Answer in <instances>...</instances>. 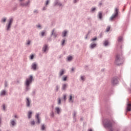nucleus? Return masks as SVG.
Returning a JSON list of instances; mask_svg holds the SVG:
<instances>
[{
    "instance_id": "obj_1",
    "label": "nucleus",
    "mask_w": 131,
    "mask_h": 131,
    "mask_svg": "<svg viewBox=\"0 0 131 131\" xmlns=\"http://www.w3.org/2000/svg\"><path fill=\"white\" fill-rule=\"evenodd\" d=\"M103 123L104 127L110 128V131H114V129L112 127L113 124V120L110 119H105L103 120Z\"/></svg>"
},
{
    "instance_id": "obj_2",
    "label": "nucleus",
    "mask_w": 131,
    "mask_h": 131,
    "mask_svg": "<svg viewBox=\"0 0 131 131\" xmlns=\"http://www.w3.org/2000/svg\"><path fill=\"white\" fill-rule=\"evenodd\" d=\"M33 80V77L32 75H30L28 78H27L25 81L26 90L25 92H28L30 90V84L32 83V80Z\"/></svg>"
},
{
    "instance_id": "obj_3",
    "label": "nucleus",
    "mask_w": 131,
    "mask_h": 131,
    "mask_svg": "<svg viewBox=\"0 0 131 131\" xmlns=\"http://www.w3.org/2000/svg\"><path fill=\"white\" fill-rule=\"evenodd\" d=\"M123 63V56L121 54H117L116 56V59L115 61V63L116 65L119 66V65H121Z\"/></svg>"
},
{
    "instance_id": "obj_4",
    "label": "nucleus",
    "mask_w": 131,
    "mask_h": 131,
    "mask_svg": "<svg viewBox=\"0 0 131 131\" xmlns=\"http://www.w3.org/2000/svg\"><path fill=\"white\" fill-rule=\"evenodd\" d=\"M14 21V19L13 18H11L9 19L8 23L6 26V31H10L11 27H12V24H13V21Z\"/></svg>"
},
{
    "instance_id": "obj_5",
    "label": "nucleus",
    "mask_w": 131,
    "mask_h": 131,
    "mask_svg": "<svg viewBox=\"0 0 131 131\" xmlns=\"http://www.w3.org/2000/svg\"><path fill=\"white\" fill-rule=\"evenodd\" d=\"M118 8H115L114 13L112 14L110 18V21H113V19L118 16Z\"/></svg>"
},
{
    "instance_id": "obj_6",
    "label": "nucleus",
    "mask_w": 131,
    "mask_h": 131,
    "mask_svg": "<svg viewBox=\"0 0 131 131\" xmlns=\"http://www.w3.org/2000/svg\"><path fill=\"white\" fill-rule=\"evenodd\" d=\"M112 84H113V85H115L116 84H117V83H118V78L117 77H113L112 79Z\"/></svg>"
},
{
    "instance_id": "obj_7",
    "label": "nucleus",
    "mask_w": 131,
    "mask_h": 131,
    "mask_svg": "<svg viewBox=\"0 0 131 131\" xmlns=\"http://www.w3.org/2000/svg\"><path fill=\"white\" fill-rule=\"evenodd\" d=\"M35 118H36V119H37L36 123H37V124H40V118H39V113H37L35 116Z\"/></svg>"
},
{
    "instance_id": "obj_8",
    "label": "nucleus",
    "mask_w": 131,
    "mask_h": 131,
    "mask_svg": "<svg viewBox=\"0 0 131 131\" xmlns=\"http://www.w3.org/2000/svg\"><path fill=\"white\" fill-rule=\"evenodd\" d=\"M54 36V38H56L57 36H58V34L56 33L55 32V29H53L51 32V34L50 35V37H52V36Z\"/></svg>"
},
{
    "instance_id": "obj_9",
    "label": "nucleus",
    "mask_w": 131,
    "mask_h": 131,
    "mask_svg": "<svg viewBox=\"0 0 131 131\" xmlns=\"http://www.w3.org/2000/svg\"><path fill=\"white\" fill-rule=\"evenodd\" d=\"M127 106H126V111L127 112H130L131 111V103H128V102H127Z\"/></svg>"
},
{
    "instance_id": "obj_10",
    "label": "nucleus",
    "mask_w": 131,
    "mask_h": 131,
    "mask_svg": "<svg viewBox=\"0 0 131 131\" xmlns=\"http://www.w3.org/2000/svg\"><path fill=\"white\" fill-rule=\"evenodd\" d=\"M53 5L54 7H56V6H59V7H61L62 6V4L59 2V0H55Z\"/></svg>"
},
{
    "instance_id": "obj_11",
    "label": "nucleus",
    "mask_w": 131,
    "mask_h": 131,
    "mask_svg": "<svg viewBox=\"0 0 131 131\" xmlns=\"http://www.w3.org/2000/svg\"><path fill=\"white\" fill-rule=\"evenodd\" d=\"M26 100H27L26 101V106H27V107L29 108V107H30V104L31 103V101H30V100H29V98L28 97H27L26 98Z\"/></svg>"
},
{
    "instance_id": "obj_12",
    "label": "nucleus",
    "mask_w": 131,
    "mask_h": 131,
    "mask_svg": "<svg viewBox=\"0 0 131 131\" xmlns=\"http://www.w3.org/2000/svg\"><path fill=\"white\" fill-rule=\"evenodd\" d=\"M64 74H65V70H64V69L60 70L59 74V77H61V76H63V75H64Z\"/></svg>"
},
{
    "instance_id": "obj_13",
    "label": "nucleus",
    "mask_w": 131,
    "mask_h": 131,
    "mask_svg": "<svg viewBox=\"0 0 131 131\" xmlns=\"http://www.w3.org/2000/svg\"><path fill=\"white\" fill-rule=\"evenodd\" d=\"M36 67H37V64H36V62H33L32 64V69L33 70H36Z\"/></svg>"
},
{
    "instance_id": "obj_14",
    "label": "nucleus",
    "mask_w": 131,
    "mask_h": 131,
    "mask_svg": "<svg viewBox=\"0 0 131 131\" xmlns=\"http://www.w3.org/2000/svg\"><path fill=\"white\" fill-rule=\"evenodd\" d=\"M10 124H11L12 126H15L17 125V123L16 122V120H11L10 121Z\"/></svg>"
},
{
    "instance_id": "obj_15",
    "label": "nucleus",
    "mask_w": 131,
    "mask_h": 131,
    "mask_svg": "<svg viewBox=\"0 0 131 131\" xmlns=\"http://www.w3.org/2000/svg\"><path fill=\"white\" fill-rule=\"evenodd\" d=\"M47 50H48V45H47V44L44 45L42 48V51H43V52H44V53H46V52H47Z\"/></svg>"
},
{
    "instance_id": "obj_16",
    "label": "nucleus",
    "mask_w": 131,
    "mask_h": 131,
    "mask_svg": "<svg viewBox=\"0 0 131 131\" xmlns=\"http://www.w3.org/2000/svg\"><path fill=\"white\" fill-rule=\"evenodd\" d=\"M66 89H67V84H62V87H61L62 91H66Z\"/></svg>"
},
{
    "instance_id": "obj_17",
    "label": "nucleus",
    "mask_w": 131,
    "mask_h": 131,
    "mask_svg": "<svg viewBox=\"0 0 131 131\" xmlns=\"http://www.w3.org/2000/svg\"><path fill=\"white\" fill-rule=\"evenodd\" d=\"M98 16L99 19L101 20V19H102L103 18V13L99 12L98 14Z\"/></svg>"
},
{
    "instance_id": "obj_18",
    "label": "nucleus",
    "mask_w": 131,
    "mask_h": 131,
    "mask_svg": "<svg viewBox=\"0 0 131 131\" xmlns=\"http://www.w3.org/2000/svg\"><path fill=\"white\" fill-rule=\"evenodd\" d=\"M96 47H97V44L96 43H92L90 45V49H94V48H96Z\"/></svg>"
},
{
    "instance_id": "obj_19",
    "label": "nucleus",
    "mask_w": 131,
    "mask_h": 131,
    "mask_svg": "<svg viewBox=\"0 0 131 131\" xmlns=\"http://www.w3.org/2000/svg\"><path fill=\"white\" fill-rule=\"evenodd\" d=\"M6 90H2L0 93V96H6Z\"/></svg>"
},
{
    "instance_id": "obj_20",
    "label": "nucleus",
    "mask_w": 131,
    "mask_h": 131,
    "mask_svg": "<svg viewBox=\"0 0 131 131\" xmlns=\"http://www.w3.org/2000/svg\"><path fill=\"white\" fill-rule=\"evenodd\" d=\"M55 110L56 111V113L58 114H60V112H61V109H60V108L58 107H55Z\"/></svg>"
},
{
    "instance_id": "obj_21",
    "label": "nucleus",
    "mask_w": 131,
    "mask_h": 131,
    "mask_svg": "<svg viewBox=\"0 0 131 131\" xmlns=\"http://www.w3.org/2000/svg\"><path fill=\"white\" fill-rule=\"evenodd\" d=\"M50 114V117L51 118H54L55 116V113H54V111H52Z\"/></svg>"
},
{
    "instance_id": "obj_22",
    "label": "nucleus",
    "mask_w": 131,
    "mask_h": 131,
    "mask_svg": "<svg viewBox=\"0 0 131 131\" xmlns=\"http://www.w3.org/2000/svg\"><path fill=\"white\" fill-rule=\"evenodd\" d=\"M32 116V112L29 111L28 112V118H29V119H30V118H31Z\"/></svg>"
},
{
    "instance_id": "obj_23",
    "label": "nucleus",
    "mask_w": 131,
    "mask_h": 131,
    "mask_svg": "<svg viewBox=\"0 0 131 131\" xmlns=\"http://www.w3.org/2000/svg\"><path fill=\"white\" fill-rule=\"evenodd\" d=\"M67 34V31L64 30L62 33V37H65L66 36V35Z\"/></svg>"
},
{
    "instance_id": "obj_24",
    "label": "nucleus",
    "mask_w": 131,
    "mask_h": 131,
    "mask_svg": "<svg viewBox=\"0 0 131 131\" xmlns=\"http://www.w3.org/2000/svg\"><path fill=\"white\" fill-rule=\"evenodd\" d=\"M123 40V38H122V36H120L118 37V42H121Z\"/></svg>"
},
{
    "instance_id": "obj_25",
    "label": "nucleus",
    "mask_w": 131,
    "mask_h": 131,
    "mask_svg": "<svg viewBox=\"0 0 131 131\" xmlns=\"http://www.w3.org/2000/svg\"><path fill=\"white\" fill-rule=\"evenodd\" d=\"M103 45H104V46H105V47H107V46H108V45H109V41L108 40H105L103 42Z\"/></svg>"
},
{
    "instance_id": "obj_26",
    "label": "nucleus",
    "mask_w": 131,
    "mask_h": 131,
    "mask_svg": "<svg viewBox=\"0 0 131 131\" xmlns=\"http://www.w3.org/2000/svg\"><path fill=\"white\" fill-rule=\"evenodd\" d=\"M69 102H71V103H73V102H74V101L72 100V95L70 96Z\"/></svg>"
},
{
    "instance_id": "obj_27",
    "label": "nucleus",
    "mask_w": 131,
    "mask_h": 131,
    "mask_svg": "<svg viewBox=\"0 0 131 131\" xmlns=\"http://www.w3.org/2000/svg\"><path fill=\"white\" fill-rule=\"evenodd\" d=\"M25 7H27L28 6H29V5H30V1H28V2H27L26 3H25Z\"/></svg>"
},
{
    "instance_id": "obj_28",
    "label": "nucleus",
    "mask_w": 131,
    "mask_h": 131,
    "mask_svg": "<svg viewBox=\"0 0 131 131\" xmlns=\"http://www.w3.org/2000/svg\"><path fill=\"white\" fill-rule=\"evenodd\" d=\"M72 59H73L72 56L68 57V61H69V62H71V61H72Z\"/></svg>"
},
{
    "instance_id": "obj_29",
    "label": "nucleus",
    "mask_w": 131,
    "mask_h": 131,
    "mask_svg": "<svg viewBox=\"0 0 131 131\" xmlns=\"http://www.w3.org/2000/svg\"><path fill=\"white\" fill-rule=\"evenodd\" d=\"M6 21H7V18H3L1 19V22H3L4 23H6Z\"/></svg>"
},
{
    "instance_id": "obj_30",
    "label": "nucleus",
    "mask_w": 131,
    "mask_h": 131,
    "mask_svg": "<svg viewBox=\"0 0 131 131\" xmlns=\"http://www.w3.org/2000/svg\"><path fill=\"white\" fill-rule=\"evenodd\" d=\"M63 81H66L67 80V76L62 77Z\"/></svg>"
},
{
    "instance_id": "obj_31",
    "label": "nucleus",
    "mask_w": 131,
    "mask_h": 131,
    "mask_svg": "<svg viewBox=\"0 0 131 131\" xmlns=\"http://www.w3.org/2000/svg\"><path fill=\"white\" fill-rule=\"evenodd\" d=\"M46 127L45 126V124H42L41 127V130H45Z\"/></svg>"
},
{
    "instance_id": "obj_32",
    "label": "nucleus",
    "mask_w": 131,
    "mask_h": 131,
    "mask_svg": "<svg viewBox=\"0 0 131 131\" xmlns=\"http://www.w3.org/2000/svg\"><path fill=\"white\" fill-rule=\"evenodd\" d=\"M46 33V31H43L41 32V36H45V34Z\"/></svg>"
},
{
    "instance_id": "obj_33",
    "label": "nucleus",
    "mask_w": 131,
    "mask_h": 131,
    "mask_svg": "<svg viewBox=\"0 0 131 131\" xmlns=\"http://www.w3.org/2000/svg\"><path fill=\"white\" fill-rule=\"evenodd\" d=\"M59 91V85H56V89H55V92H58Z\"/></svg>"
},
{
    "instance_id": "obj_34",
    "label": "nucleus",
    "mask_w": 131,
    "mask_h": 131,
    "mask_svg": "<svg viewBox=\"0 0 131 131\" xmlns=\"http://www.w3.org/2000/svg\"><path fill=\"white\" fill-rule=\"evenodd\" d=\"M110 28H111V27H109V26H108V27H107V28H106V32H109V31H110Z\"/></svg>"
},
{
    "instance_id": "obj_35",
    "label": "nucleus",
    "mask_w": 131,
    "mask_h": 131,
    "mask_svg": "<svg viewBox=\"0 0 131 131\" xmlns=\"http://www.w3.org/2000/svg\"><path fill=\"white\" fill-rule=\"evenodd\" d=\"M9 85V84H8V82L7 81H5V88H7V86H8Z\"/></svg>"
},
{
    "instance_id": "obj_36",
    "label": "nucleus",
    "mask_w": 131,
    "mask_h": 131,
    "mask_svg": "<svg viewBox=\"0 0 131 131\" xmlns=\"http://www.w3.org/2000/svg\"><path fill=\"white\" fill-rule=\"evenodd\" d=\"M31 125H34L35 124V121L34 120L31 121Z\"/></svg>"
},
{
    "instance_id": "obj_37",
    "label": "nucleus",
    "mask_w": 131,
    "mask_h": 131,
    "mask_svg": "<svg viewBox=\"0 0 131 131\" xmlns=\"http://www.w3.org/2000/svg\"><path fill=\"white\" fill-rule=\"evenodd\" d=\"M20 6H21V7H25V3H20Z\"/></svg>"
},
{
    "instance_id": "obj_38",
    "label": "nucleus",
    "mask_w": 131,
    "mask_h": 131,
    "mask_svg": "<svg viewBox=\"0 0 131 131\" xmlns=\"http://www.w3.org/2000/svg\"><path fill=\"white\" fill-rule=\"evenodd\" d=\"M96 39H97V37L91 39V41H95V40H96Z\"/></svg>"
},
{
    "instance_id": "obj_39",
    "label": "nucleus",
    "mask_w": 131,
    "mask_h": 131,
    "mask_svg": "<svg viewBox=\"0 0 131 131\" xmlns=\"http://www.w3.org/2000/svg\"><path fill=\"white\" fill-rule=\"evenodd\" d=\"M58 105H61V98H58Z\"/></svg>"
},
{
    "instance_id": "obj_40",
    "label": "nucleus",
    "mask_w": 131,
    "mask_h": 131,
    "mask_svg": "<svg viewBox=\"0 0 131 131\" xmlns=\"http://www.w3.org/2000/svg\"><path fill=\"white\" fill-rule=\"evenodd\" d=\"M95 11H96V8H95V7L92 8L91 9V12H95Z\"/></svg>"
},
{
    "instance_id": "obj_41",
    "label": "nucleus",
    "mask_w": 131,
    "mask_h": 131,
    "mask_svg": "<svg viewBox=\"0 0 131 131\" xmlns=\"http://www.w3.org/2000/svg\"><path fill=\"white\" fill-rule=\"evenodd\" d=\"M76 116V112H75V111H74V113H73V118H75Z\"/></svg>"
},
{
    "instance_id": "obj_42",
    "label": "nucleus",
    "mask_w": 131,
    "mask_h": 131,
    "mask_svg": "<svg viewBox=\"0 0 131 131\" xmlns=\"http://www.w3.org/2000/svg\"><path fill=\"white\" fill-rule=\"evenodd\" d=\"M33 58H34V55L33 54L31 55L30 56V59L31 60H32L33 59Z\"/></svg>"
},
{
    "instance_id": "obj_43",
    "label": "nucleus",
    "mask_w": 131,
    "mask_h": 131,
    "mask_svg": "<svg viewBox=\"0 0 131 131\" xmlns=\"http://www.w3.org/2000/svg\"><path fill=\"white\" fill-rule=\"evenodd\" d=\"M49 3H50V1L47 0L46 3V6H48V5H49Z\"/></svg>"
},
{
    "instance_id": "obj_44",
    "label": "nucleus",
    "mask_w": 131,
    "mask_h": 131,
    "mask_svg": "<svg viewBox=\"0 0 131 131\" xmlns=\"http://www.w3.org/2000/svg\"><path fill=\"white\" fill-rule=\"evenodd\" d=\"M66 97H67L66 95H63V100H64V101H66V100H67Z\"/></svg>"
},
{
    "instance_id": "obj_45",
    "label": "nucleus",
    "mask_w": 131,
    "mask_h": 131,
    "mask_svg": "<svg viewBox=\"0 0 131 131\" xmlns=\"http://www.w3.org/2000/svg\"><path fill=\"white\" fill-rule=\"evenodd\" d=\"M99 36H100V38H102V37H103V33H100L99 34Z\"/></svg>"
},
{
    "instance_id": "obj_46",
    "label": "nucleus",
    "mask_w": 131,
    "mask_h": 131,
    "mask_svg": "<svg viewBox=\"0 0 131 131\" xmlns=\"http://www.w3.org/2000/svg\"><path fill=\"white\" fill-rule=\"evenodd\" d=\"M3 110H6V105L5 104H3Z\"/></svg>"
},
{
    "instance_id": "obj_47",
    "label": "nucleus",
    "mask_w": 131,
    "mask_h": 131,
    "mask_svg": "<svg viewBox=\"0 0 131 131\" xmlns=\"http://www.w3.org/2000/svg\"><path fill=\"white\" fill-rule=\"evenodd\" d=\"M34 14H38V11H37V10H35L34 11Z\"/></svg>"
},
{
    "instance_id": "obj_48",
    "label": "nucleus",
    "mask_w": 131,
    "mask_h": 131,
    "mask_svg": "<svg viewBox=\"0 0 131 131\" xmlns=\"http://www.w3.org/2000/svg\"><path fill=\"white\" fill-rule=\"evenodd\" d=\"M81 80H83V81H84V78L83 76H81Z\"/></svg>"
},
{
    "instance_id": "obj_49",
    "label": "nucleus",
    "mask_w": 131,
    "mask_h": 131,
    "mask_svg": "<svg viewBox=\"0 0 131 131\" xmlns=\"http://www.w3.org/2000/svg\"><path fill=\"white\" fill-rule=\"evenodd\" d=\"M36 27H37L38 28H41V26H40V25H38L36 26Z\"/></svg>"
},
{
    "instance_id": "obj_50",
    "label": "nucleus",
    "mask_w": 131,
    "mask_h": 131,
    "mask_svg": "<svg viewBox=\"0 0 131 131\" xmlns=\"http://www.w3.org/2000/svg\"><path fill=\"white\" fill-rule=\"evenodd\" d=\"M32 95H33V96H34V95H35V91H33L32 92Z\"/></svg>"
},
{
    "instance_id": "obj_51",
    "label": "nucleus",
    "mask_w": 131,
    "mask_h": 131,
    "mask_svg": "<svg viewBox=\"0 0 131 131\" xmlns=\"http://www.w3.org/2000/svg\"><path fill=\"white\" fill-rule=\"evenodd\" d=\"M65 43V39H63L62 42V45L63 46Z\"/></svg>"
},
{
    "instance_id": "obj_52",
    "label": "nucleus",
    "mask_w": 131,
    "mask_h": 131,
    "mask_svg": "<svg viewBox=\"0 0 131 131\" xmlns=\"http://www.w3.org/2000/svg\"><path fill=\"white\" fill-rule=\"evenodd\" d=\"M27 45H30V40H29V41L27 42Z\"/></svg>"
},
{
    "instance_id": "obj_53",
    "label": "nucleus",
    "mask_w": 131,
    "mask_h": 131,
    "mask_svg": "<svg viewBox=\"0 0 131 131\" xmlns=\"http://www.w3.org/2000/svg\"><path fill=\"white\" fill-rule=\"evenodd\" d=\"M78 0H74V4L77 3Z\"/></svg>"
},
{
    "instance_id": "obj_54",
    "label": "nucleus",
    "mask_w": 131,
    "mask_h": 131,
    "mask_svg": "<svg viewBox=\"0 0 131 131\" xmlns=\"http://www.w3.org/2000/svg\"><path fill=\"white\" fill-rule=\"evenodd\" d=\"M89 35V33L86 35V37H85V38L86 39H88V36Z\"/></svg>"
},
{
    "instance_id": "obj_55",
    "label": "nucleus",
    "mask_w": 131,
    "mask_h": 131,
    "mask_svg": "<svg viewBox=\"0 0 131 131\" xmlns=\"http://www.w3.org/2000/svg\"><path fill=\"white\" fill-rule=\"evenodd\" d=\"M14 118H18V117L17 116V115H15V116H14Z\"/></svg>"
},
{
    "instance_id": "obj_56",
    "label": "nucleus",
    "mask_w": 131,
    "mask_h": 131,
    "mask_svg": "<svg viewBox=\"0 0 131 131\" xmlns=\"http://www.w3.org/2000/svg\"><path fill=\"white\" fill-rule=\"evenodd\" d=\"M74 120H75V121H76V117H75V118H73Z\"/></svg>"
},
{
    "instance_id": "obj_57",
    "label": "nucleus",
    "mask_w": 131,
    "mask_h": 131,
    "mask_svg": "<svg viewBox=\"0 0 131 131\" xmlns=\"http://www.w3.org/2000/svg\"><path fill=\"white\" fill-rule=\"evenodd\" d=\"M72 71H74V68H72Z\"/></svg>"
},
{
    "instance_id": "obj_58",
    "label": "nucleus",
    "mask_w": 131,
    "mask_h": 131,
    "mask_svg": "<svg viewBox=\"0 0 131 131\" xmlns=\"http://www.w3.org/2000/svg\"><path fill=\"white\" fill-rule=\"evenodd\" d=\"M45 10H46V7L43 8V10L45 11Z\"/></svg>"
},
{
    "instance_id": "obj_59",
    "label": "nucleus",
    "mask_w": 131,
    "mask_h": 131,
    "mask_svg": "<svg viewBox=\"0 0 131 131\" xmlns=\"http://www.w3.org/2000/svg\"><path fill=\"white\" fill-rule=\"evenodd\" d=\"M24 1H25V0H19V2H23Z\"/></svg>"
},
{
    "instance_id": "obj_60",
    "label": "nucleus",
    "mask_w": 131,
    "mask_h": 131,
    "mask_svg": "<svg viewBox=\"0 0 131 131\" xmlns=\"http://www.w3.org/2000/svg\"><path fill=\"white\" fill-rule=\"evenodd\" d=\"M89 131H93V130L92 129H90Z\"/></svg>"
},
{
    "instance_id": "obj_61",
    "label": "nucleus",
    "mask_w": 131,
    "mask_h": 131,
    "mask_svg": "<svg viewBox=\"0 0 131 131\" xmlns=\"http://www.w3.org/2000/svg\"><path fill=\"white\" fill-rule=\"evenodd\" d=\"M100 6H102V3H99Z\"/></svg>"
},
{
    "instance_id": "obj_62",
    "label": "nucleus",
    "mask_w": 131,
    "mask_h": 131,
    "mask_svg": "<svg viewBox=\"0 0 131 131\" xmlns=\"http://www.w3.org/2000/svg\"><path fill=\"white\" fill-rule=\"evenodd\" d=\"M7 131H9V130H7Z\"/></svg>"
}]
</instances>
